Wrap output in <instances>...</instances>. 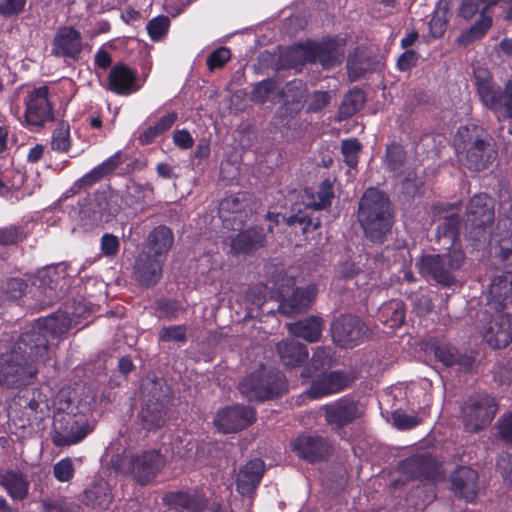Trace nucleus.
Instances as JSON below:
<instances>
[{
  "mask_svg": "<svg viewBox=\"0 0 512 512\" xmlns=\"http://www.w3.org/2000/svg\"><path fill=\"white\" fill-rule=\"evenodd\" d=\"M357 222L367 240L382 244L394 225V211L388 195L375 187L367 188L358 202Z\"/></svg>",
  "mask_w": 512,
  "mask_h": 512,
  "instance_id": "nucleus-1",
  "label": "nucleus"
},
{
  "mask_svg": "<svg viewBox=\"0 0 512 512\" xmlns=\"http://www.w3.org/2000/svg\"><path fill=\"white\" fill-rule=\"evenodd\" d=\"M489 295L498 314L485 327L483 339L493 349L505 348L512 342V315L503 313L507 305L512 303V271L493 278Z\"/></svg>",
  "mask_w": 512,
  "mask_h": 512,
  "instance_id": "nucleus-2",
  "label": "nucleus"
},
{
  "mask_svg": "<svg viewBox=\"0 0 512 512\" xmlns=\"http://www.w3.org/2000/svg\"><path fill=\"white\" fill-rule=\"evenodd\" d=\"M93 427L89 424L87 416L71 401L59 402L53 416L50 432L51 442L55 447H69L82 442Z\"/></svg>",
  "mask_w": 512,
  "mask_h": 512,
  "instance_id": "nucleus-3",
  "label": "nucleus"
},
{
  "mask_svg": "<svg viewBox=\"0 0 512 512\" xmlns=\"http://www.w3.org/2000/svg\"><path fill=\"white\" fill-rule=\"evenodd\" d=\"M72 319L68 313L56 311L46 317H40L35 320L32 327L21 333L18 337L19 349H32L40 359H49V338L66 334L71 328Z\"/></svg>",
  "mask_w": 512,
  "mask_h": 512,
  "instance_id": "nucleus-4",
  "label": "nucleus"
},
{
  "mask_svg": "<svg viewBox=\"0 0 512 512\" xmlns=\"http://www.w3.org/2000/svg\"><path fill=\"white\" fill-rule=\"evenodd\" d=\"M465 260L462 247H453L445 253L422 254L416 260L415 266L425 280L449 288L457 283L456 272L462 268Z\"/></svg>",
  "mask_w": 512,
  "mask_h": 512,
  "instance_id": "nucleus-5",
  "label": "nucleus"
},
{
  "mask_svg": "<svg viewBox=\"0 0 512 512\" xmlns=\"http://www.w3.org/2000/svg\"><path fill=\"white\" fill-rule=\"evenodd\" d=\"M164 461L158 450H147L141 453L123 451L113 455L109 467L123 476H131L140 486L150 484L160 472Z\"/></svg>",
  "mask_w": 512,
  "mask_h": 512,
  "instance_id": "nucleus-6",
  "label": "nucleus"
},
{
  "mask_svg": "<svg viewBox=\"0 0 512 512\" xmlns=\"http://www.w3.org/2000/svg\"><path fill=\"white\" fill-rule=\"evenodd\" d=\"M474 86L482 105L490 110L498 121L512 118V80L502 88L491 72L485 68L474 70Z\"/></svg>",
  "mask_w": 512,
  "mask_h": 512,
  "instance_id": "nucleus-7",
  "label": "nucleus"
},
{
  "mask_svg": "<svg viewBox=\"0 0 512 512\" xmlns=\"http://www.w3.org/2000/svg\"><path fill=\"white\" fill-rule=\"evenodd\" d=\"M477 132V126H461L455 136V147L460 163L474 172L486 169L497 156L492 144L480 138Z\"/></svg>",
  "mask_w": 512,
  "mask_h": 512,
  "instance_id": "nucleus-8",
  "label": "nucleus"
},
{
  "mask_svg": "<svg viewBox=\"0 0 512 512\" xmlns=\"http://www.w3.org/2000/svg\"><path fill=\"white\" fill-rule=\"evenodd\" d=\"M32 349L18 348V340L9 353L0 355V386L20 387L28 385L35 379L38 369L36 362H45Z\"/></svg>",
  "mask_w": 512,
  "mask_h": 512,
  "instance_id": "nucleus-9",
  "label": "nucleus"
},
{
  "mask_svg": "<svg viewBox=\"0 0 512 512\" xmlns=\"http://www.w3.org/2000/svg\"><path fill=\"white\" fill-rule=\"evenodd\" d=\"M238 390L250 402H264L285 393L287 381L280 371L262 366L245 376L239 382Z\"/></svg>",
  "mask_w": 512,
  "mask_h": 512,
  "instance_id": "nucleus-10",
  "label": "nucleus"
},
{
  "mask_svg": "<svg viewBox=\"0 0 512 512\" xmlns=\"http://www.w3.org/2000/svg\"><path fill=\"white\" fill-rule=\"evenodd\" d=\"M46 396L37 388L20 389L8 404V419L17 428L38 425L45 417Z\"/></svg>",
  "mask_w": 512,
  "mask_h": 512,
  "instance_id": "nucleus-11",
  "label": "nucleus"
},
{
  "mask_svg": "<svg viewBox=\"0 0 512 512\" xmlns=\"http://www.w3.org/2000/svg\"><path fill=\"white\" fill-rule=\"evenodd\" d=\"M142 409L138 415L143 429L156 430L166 423L171 402L170 388L162 379L151 381L146 387Z\"/></svg>",
  "mask_w": 512,
  "mask_h": 512,
  "instance_id": "nucleus-12",
  "label": "nucleus"
},
{
  "mask_svg": "<svg viewBox=\"0 0 512 512\" xmlns=\"http://www.w3.org/2000/svg\"><path fill=\"white\" fill-rule=\"evenodd\" d=\"M343 57L341 44L336 38L331 37L320 42L299 45L287 54V58L293 62L294 66L319 62L323 68H331L340 64Z\"/></svg>",
  "mask_w": 512,
  "mask_h": 512,
  "instance_id": "nucleus-13",
  "label": "nucleus"
},
{
  "mask_svg": "<svg viewBox=\"0 0 512 512\" xmlns=\"http://www.w3.org/2000/svg\"><path fill=\"white\" fill-rule=\"evenodd\" d=\"M499 409L495 397L487 393L471 395L462 406L463 424L467 431L477 432L491 424Z\"/></svg>",
  "mask_w": 512,
  "mask_h": 512,
  "instance_id": "nucleus-14",
  "label": "nucleus"
},
{
  "mask_svg": "<svg viewBox=\"0 0 512 512\" xmlns=\"http://www.w3.org/2000/svg\"><path fill=\"white\" fill-rule=\"evenodd\" d=\"M291 450L296 456L309 463L328 461L335 452L334 441L316 432H302L291 441Z\"/></svg>",
  "mask_w": 512,
  "mask_h": 512,
  "instance_id": "nucleus-15",
  "label": "nucleus"
},
{
  "mask_svg": "<svg viewBox=\"0 0 512 512\" xmlns=\"http://www.w3.org/2000/svg\"><path fill=\"white\" fill-rule=\"evenodd\" d=\"M323 416L326 424L336 433L361 419L364 407L352 395H344L323 405Z\"/></svg>",
  "mask_w": 512,
  "mask_h": 512,
  "instance_id": "nucleus-16",
  "label": "nucleus"
},
{
  "mask_svg": "<svg viewBox=\"0 0 512 512\" xmlns=\"http://www.w3.org/2000/svg\"><path fill=\"white\" fill-rule=\"evenodd\" d=\"M333 342L341 348H353L369 336V328L358 316L343 314L330 327Z\"/></svg>",
  "mask_w": 512,
  "mask_h": 512,
  "instance_id": "nucleus-17",
  "label": "nucleus"
},
{
  "mask_svg": "<svg viewBox=\"0 0 512 512\" xmlns=\"http://www.w3.org/2000/svg\"><path fill=\"white\" fill-rule=\"evenodd\" d=\"M495 220V200L486 193L475 194L466 208V227L475 231L474 239H479Z\"/></svg>",
  "mask_w": 512,
  "mask_h": 512,
  "instance_id": "nucleus-18",
  "label": "nucleus"
},
{
  "mask_svg": "<svg viewBox=\"0 0 512 512\" xmlns=\"http://www.w3.org/2000/svg\"><path fill=\"white\" fill-rule=\"evenodd\" d=\"M251 212L252 209L246 192L226 196L220 201L218 207V215L223 226L234 231L244 226Z\"/></svg>",
  "mask_w": 512,
  "mask_h": 512,
  "instance_id": "nucleus-19",
  "label": "nucleus"
},
{
  "mask_svg": "<svg viewBox=\"0 0 512 512\" xmlns=\"http://www.w3.org/2000/svg\"><path fill=\"white\" fill-rule=\"evenodd\" d=\"M256 421L253 407L235 404L223 407L216 412L214 424L223 433H236L251 426Z\"/></svg>",
  "mask_w": 512,
  "mask_h": 512,
  "instance_id": "nucleus-20",
  "label": "nucleus"
},
{
  "mask_svg": "<svg viewBox=\"0 0 512 512\" xmlns=\"http://www.w3.org/2000/svg\"><path fill=\"white\" fill-rule=\"evenodd\" d=\"M49 88L46 85L34 88L25 98V122L27 126L43 127L54 119L53 107L48 99Z\"/></svg>",
  "mask_w": 512,
  "mask_h": 512,
  "instance_id": "nucleus-21",
  "label": "nucleus"
},
{
  "mask_svg": "<svg viewBox=\"0 0 512 512\" xmlns=\"http://www.w3.org/2000/svg\"><path fill=\"white\" fill-rule=\"evenodd\" d=\"M398 470L409 480L434 481L439 476V464L429 453L405 458L398 464Z\"/></svg>",
  "mask_w": 512,
  "mask_h": 512,
  "instance_id": "nucleus-22",
  "label": "nucleus"
},
{
  "mask_svg": "<svg viewBox=\"0 0 512 512\" xmlns=\"http://www.w3.org/2000/svg\"><path fill=\"white\" fill-rule=\"evenodd\" d=\"M82 50L83 39L79 30L74 26H61L57 29L52 40V56L77 61Z\"/></svg>",
  "mask_w": 512,
  "mask_h": 512,
  "instance_id": "nucleus-23",
  "label": "nucleus"
},
{
  "mask_svg": "<svg viewBox=\"0 0 512 512\" xmlns=\"http://www.w3.org/2000/svg\"><path fill=\"white\" fill-rule=\"evenodd\" d=\"M352 381L351 375L344 370L325 371L312 381L307 394L311 399H320L345 390Z\"/></svg>",
  "mask_w": 512,
  "mask_h": 512,
  "instance_id": "nucleus-24",
  "label": "nucleus"
},
{
  "mask_svg": "<svg viewBox=\"0 0 512 512\" xmlns=\"http://www.w3.org/2000/svg\"><path fill=\"white\" fill-rule=\"evenodd\" d=\"M164 263L165 260L142 250L134 261L133 277L142 287H153L162 277Z\"/></svg>",
  "mask_w": 512,
  "mask_h": 512,
  "instance_id": "nucleus-25",
  "label": "nucleus"
},
{
  "mask_svg": "<svg viewBox=\"0 0 512 512\" xmlns=\"http://www.w3.org/2000/svg\"><path fill=\"white\" fill-rule=\"evenodd\" d=\"M163 503L169 508L186 512H203L207 509L209 500L202 489L189 488L167 492Z\"/></svg>",
  "mask_w": 512,
  "mask_h": 512,
  "instance_id": "nucleus-26",
  "label": "nucleus"
},
{
  "mask_svg": "<svg viewBox=\"0 0 512 512\" xmlns=\"http://www.w3.org/2000/svg\"><path fill=\"white\" fill-rule=\"evenodd\" d=\"M450 489L454 496L468 503L475 501L479 491V475L469 466L457 467L449 477Z\"/></svg>",
  "mask_w": 512,
  "mask_h": 512,
  "instance_id": "nucleus-27",
  "label": "nucleus"
},
{
  "mask_svg": "<svg viewBox=\"0 0 512 512\" xmlns=\"http://www.w3.org/2000/svg\"><path fill=\"white\" fill-rule=\"evenodd\" d=\"M231 238L230 249L233 255H251L266 245L267 233L262 226L238 229Z\"/></svg>",
  "mask_w": 512,
  "mask_h": 512,
  "instance_id": "nucleus-28",
  "label": "nucleus"
},
{
  "mask_svg": "<svg viewBox=\"0 0 512 512\" xmlns=\"http://www.w3.org/2000/svg\"><path fill=\"white\" fill-rule=\"evenodd\" d=\"M107 82L111 92L122 96L131 95L141 88L137 72L122 62L111 68Z\"/></svg>",
  "mask_w": 512,
  "mask_h": 512,
  "instance_id": "nucleus-29",
  "label": "nucleus"
},
{
  "mask_svg": "<svg viewBox=\"0 0 512 512\" xmlns=\"http://www.w3.org/2000/svg\"><path fill=\"white\" fill-rule=\"evenodd\" d=\"M122 163L123 154L121 151H117L75 181L71 189L74 193H78L84 188L92 187L106 176L112 174Z\"/></svg>",
  "mask_w": 512,
  "mask_h": 512,
  "instance_id": "nucleus-30",
  "label": "nucleus"
},
{
  "mask_svg": "<svg viewBox=\"0 0 512 512\" xmlns=\"http://www.w3.org/2000/svg\"><path fill=\"white\" fill-rule=\"evenodd\" d=\"M0 486L13 501H24L29 495L28 476L18 469H1Z\"/></svg>",
  "mask_w": 512,
  "mask_h": 512,
  "instance_id": "nucleus-31",
  "label": "nucleus"
},
{
  "mask_svg": "<svg viewBox=\"0 0 512 512\" xmlns=\"http://www.w3.org/2000/svg\"><path fill=\"white\" fill-rule=\"evenodd\" d=\"M317 294L315 285L304 288L296 287L287 299H282L278 304V310L285 315L293 316L307 310L313 303Z\"/></svg>",
  "mask_w": 512,
  "mask_h": 512,
  "instance_id": "nucleus-32",
  "label": "nucleus"
},
{
  "mask_svg": "<svg viewBox=\"0 0 512 512\" xmlns=\"http://www.w3.org/2000/svg\"><path fill=\"white\" fill-rule=\"evenodd\" d=\"M265 473L264 461L254 458L248 461L239 471L237 477V490L241 495H249L259 486Z\"/></svg>",
  "mask_w": 512,
  "mask_h": 512,
  "instance_id": "nucleus-33",
  "label": "nucleus"
},
{
  "mask_svg": "<svg viewBox=\"0 0 512 512\" xmlns=\"http://www.w3.org/2000/svg\"><path fill=\"white\" fill-rule=\"evenodd\" d=\"M173 243L174 234L171 228L166 225H158L148 234L142 250L166 261Z\"/></svg>",
  "mask_w": 512,
  "mask_h": 512,
  "instance_id": "nucleus-34",
  "label": "nucleus"
},
{
  "mask_svg": "<svg viewBox=\"0 0 512 512\" xmlns=\"http://www.w3.org/2000/svg\"><path fill=\"white\" fill-rule=\"evenodd\" d=\"M493 247L495 256L508 267H512V218H501L497 222Z\"/></svg>",
  "mask_w": 512,
  "mask_h": 512,
  "instance_id": "nucleus-35",
  "label": "nucleus"
},
{
  "mask_svg": "<svg viewBox=\"0 0 512 512\" xmlns=\"http://www.w3.org/2000/svg\"><path fill=\"white\" fill-rule=\"evenodd\" d=\"M432 351L435 359L446 367L458 365L470 369L475 361L473 356L459 352L455 346L447 342L434 343Z\"/></svg>",
  "mask_w": 512,
  "mask_h": 512,
  "instance_id": "nucleus-36",
  "label": "nucleus"
},
{
  "mask_svg": "<svg viewBox=\"0 0 512 512\" xmlns=\"http://www.w3.org/2000/svg\"><path fill=\"white\" fill-rule=\"evenodd\" d=\"M53 275H57L56 272L46 270L40 273L35 279L34 285L39 291V308L43 309L47 306L52 305L54 302L62 298L63 292L58 289V281L53 278Z\"/></svg>",
  "mask_w": 512,
  "mask_h": 512,
  "instance_id": "nucleus-37",
  "label": "nucleus"
},
{
  "mask_svg": "<svg viewBox=\"0 0 512 512\" xmlns=\"http://www.w3.org/2000/svg\"><path fill=\"white\" fill-rule=\"evenodd\" d=\"M288 332L309 343L318 342L322 337L324 320L320 316H309L294 323L287 324Z\"/></svg>",
  "mask_w": 512,
  "mask_h": 512,
  "instance_id": "nucleus-38",
  "label": "nucleus"
},
{
  "mask_svg": "<svg viewBox=\"0 0 512 512\" xmlns=\"http://www.w3.org/2000/svg\"><path fill=\"white\" fill-rule=\"evenodd\" d=\"M278 355L286 367H298L308 358L307 346L293 339H286L276 346Z\"/></svg>",
  "mask_w": 512,
  "mask_h": 512,
  "instance_id": "nucleus-39",
  "label": "nucleus"
},
{
  "mask_svg": "<svg viewBox=\"0 0 512 512\" xmlns=\"http://www.w3.org/2000/svg\"><path fill=\"white\" fill-rule=\"evenodd\" d=\"M486 5L480 10L479 19L468 29L462 31L457 38V44L468 46L477 40L483 39L493 25L492 16L487 13Z\"/></svg>",
  "mask_w": 512,
  "mask_h": 512,
  "instance_id": "nucleus-40",
  "label": "nucleus"
},
{
  "mask_svg": "<svg viewBox=\"0 0 512 512\" xmlns=\"http://www.w3.org/2000/svg\"><path fill=\"white\" fill-rule=\"evenodd\" d=\"M486 5L480 10L479 19L468 29L462 31L457 38V44L468 46L477 40L483 39L493 25L492 16L487 13Z\"/></svg>",
  "mask_w": 512,
  "mask_h": 512,
  "instance_id": "nucleus-41",
  "label": "nucleus"
},
{
  "mask_svg": "<svg viewBox=\"0 0 512 512\" xmlns=\"http://www.w3.org/2000/svg\"><path fill=\"white\" fill-rule=\"evenodd\" d=\"M461 225L462 219L459 214H451L444 217L442 222L437 227L436 236L438 241H446L444 244H448L447 249H451L453 247H461Z\"/></svg>",
  "mask_w": 512,
  "mask_h": 512,
  "instance_id": "nucleus-42",
  "label": "nucleus"
},
{
  "mask_svg": "<svg viewBox=\"0 0 512 512\" xmlns=\"http://www.w3.org/2000/svg\"><path fill=\"white\" fill-rule=\"evenodd\" d=\"M407 161V152L404 146L396 141L387 144L383 165L385 170L395 177L402 175Z\"/></svg>",
  "mask_w": 512,
  "mask_h": 512,
  "instance_id": "nucleus-43",
  "label": "nucleus"
},
{
  "mask_svg": "<svg viewBox=\"0 0 512 512\" xmlns=\"http://www.w3.org/2000/svg\"><path fill=\"white\" fill-rule=\"evenodd\" d=\"M267 282L269 285V299H274L279 303L282 299H287L296 288L295 277L287 275L283 269L277 271Z\"/></svg>",
  "mask_w": 512,
  "mask_h": 512,
  "instance_id": "nucleus-44",
  "label": "nucleus"
},
{
  "mask_svg": "<svg viewBox=\"0 0 512 512\" xmlns=\"http://www.w3.org/2000/svg\"><path fill=\"white\" fill-rule=\"evenodd\" d=\"M334 351L331 347H317L312 354L308 366L302 372L303 377H313L331 368L334 364Z\"/></svg>",
  "mask_w": 512,
  "mask_h": 512,
  "instance_id": "nucleus-45",
  "label": "nucleus"
},
{
  "mask_svg": "<svg viewBox=\"0 0 512 512\" xmlns=\"http://www.w3.org/2000/svg\"><path fill=\"white\" fill-rule=\"evenodd\" d=\"M86 504L94 508L108 509L113 495L107 483H97L85 490Z\"/></svg>",
  "mask_w": 512,
  "mask_h": 512,
  "instance_id": "nucleus-46",
  "label": "nucleus"
},
{
  "mask_svg": "<svg viewBox=\"0 0 512 512\" xmlns=\"http://www.w3.org/2000/svg\"><path fill=\"white\" fill-rule=\"evenodd\" d=\"M366 102V94L360 88L349 90L339 107V113L343 118H350L359 112Z\"/></svg>",
  "mask_w": 512,
  "mask_h": 512,
  "instance_id": "nucleus-47",
  "label": "nucleus"
},
{
  "mask_svg": "<svg viewBox=\"0 0 512 512\" xmlns=\"http://www.w3.org/2000/svg\"><path fill=\"white\" fill-rule=\"evenodd\" d=\"M380 316L383 322L390 328L395 329L402 326L405 321L404 304L400 300H392L380 308Z\"/></svg>",
  "mask_w": 512,
  "mask_h": 512,
  "instance_id": "nucleus-48",
  "label": "nucleus"
},
{
  "mask_svg": "<svg viewBox=\"0 0 512 512\" xmlns=\"http://www.w3.org/2000/svg\"><path fill=\"white\" fill-rule=\"evenodd\" d=\"M334 197L333 185L329 179L323 180L317 190L310 195L307 206L314 210H322L331 205Z\"/></svg>",
  "mask_w": 512,
  "mask_h": 512,
  "instance_id": "nucleus-49",
  "label": "nucleus"
},
{
  "mask_svg": "<svg viewBox=\"0 0 512 512\" xmlns=\"http://www.w3.org/2000/svg\"><path fill=\"white\" fill-rule=\"evenodd\" d=\"M50 147L58 153H67L71 148L70 125L61 121L53 130Z\"/></svg>",
  "mask_w": 512,
  "mask_h": 512,
  "instance_id": "nucleus-50",
  "label": "nucleus"
},
{
  "mask_svg": "<svg viewBox=\"0 0 512 512\" xmlns=\"http://www.w3.org/2000/svg\"><path fill=\"white\" fill-rule=\"evenodd\" d=\"M151 192L152 188H150L149 184H142L131 180L126 186L125 198L129 201L130 205L142 204L146 202Z\"/></svg>",
  "mask_w": 512,
  "mask_h": 512,
  "instance_id": "nucleus-51",
  "label": "nucleus"
},
{
  "mask_svg": "<svg viewBox=\"0 0 512 512\" xmlns=\"http://www.w3.org/2000/svg\"><path fill=\"white\" fill-rule=\"evenodd\" d=\"M282 218L286 221L288 226L299 225L301 227L302 233H307L310 230H316L320 227V220L317 218L314 220L305 212L299 210L295 214H291L288 217L282 216Z\"/></svg>",
  "mask_w": 512,
  "mask_h": 512,
  "instance_id": "nucleus-52",
  "label": "nucleus"
},
{
  "mask_svg": "<svg viewBox=\"0 0 512 512\" xmlns=\"http://www.w3.org/2000/svg\"><path fill=\"white\" fill-rule=\"evenodd\" d=\"M169 27V18L167 16L160 15L149 20L146 29L150 39L154 42H157L167 35Z\"/></svg>",
  "mask_w": 512,
  "mask_h": 512,
  "instance_id": "nucleus-53",
  "label": "nucleus"
},
{
  "mask_svg": "<svg viewBox=\"0 0 512 512\" xmlns=\"http://www.w3.org/2000/svg\"><path fill=\"white\" fill-rule=\"evenodd\" d=\"M362 145L356 138H350L342 141L341 153L344 156L345 164L350 168H356L358 165V154Z\"/></svg>",
  "mask_w": 512,
  "mask_h": 512,
  "instance_id": "nucleus-54",
  "label": "nucleus"
},
{
  "mask_svg": "<svg viewBox=\"0 0 512 512\" xmlns=\"http://www.w3.org/2000/svg\"><path fill=\"white\" fill-rule=\"evenodd\" d=\"M160 342H177L185 344L187 342L186 325L164 326L159 332Z\"/></svg>",
  "mask_w": 512,
  "mask_h": 512,
  "instance_id": "nucleus-55",
  "label": "nucleus"
},
{
  "mask_svg": "<svg viewBox=\"0 0 512 512\" xmlns=\"http://www.w3.org/2000/svg\"><path fill=\"white\" fill-rule=\"evenodd\" d=\"M27 237V232L23 226L10 225L0 228V244L15 245Z\"/></svg>",
  "mask_w": 512,
  "mask_h": 512,
  "instance_id": "nucleus-56",
  "label": "nucleus"
},
{
  "mask_svg": "<svg viewBox=\"0 0 512 512\" xmlns=\"http://www.w3.org/2000/svg\"><path fill=\"white\" fill-rule=\"evenodd\" d=\"M28 285L27 282L19 277L7 279L1 286L7 299L17 300L20 299L26 292Z\"/></svg>",
  "mask_w": 512,
  "mask_h": 512,
  "instance_id": "nucleus-57",
  "label": "nucleus"
},
{
  "mask_svg": "<svg viewBox=\"0 0 512 512\" xmlns=\"http://www.w3.org/2000/svg\"><path fill=\"white\" fill-rule=\"evenodd\" d=\"M275 89L276 82L273 79L262 80L254 85L251 92V100L257 103H265Z\"/></svg>",
  "mask_w": 512,
  "mask_h": 512,
  "instance_id": "nucleus-58",
  "label": "nucleus"
},
{
  "mask_svg": "<svg viewBox=\"0 0 512 512\" xmlns=\"http://www.w3.org/2000/svg\"><path fill=\"white\" fill-rule=\"evenodd\" d=\"M231 59V51L228 47L221 46L213 50L206 59V65L210 71L223 68Z\"/></svg>",
  "mask_w": 512,
  "mask_h": 512,
  "instance_id": "nucleus-59",
  "label": "nucleus"
},
{
  "mask_svg": "<svg viewBox=\"0 0 512 512\" xmlns=\"http://www.w3.org/2000/svg\"><path fill=\"white\" fill-rule=\"evenodd\" d=\"M100 251L104 257L113 259L120 251V240L112 233H104L100 239Z\"/></svg>",
  "mask_w": 512,
  "mask_h": 512,
  "instance_id": "nucleus-60",
  "label": "nucleus"
},
{
  "mask_svg": "<svg viewBox=\"0 0 512 512\" xmlns=\"http://www.w3.org/2000/svg\"><path fill=\"white\" fill-rule=\"evenodd\" d=\"M75 474V469L71 458L65 457L59 460L53 466V475L59 482L70 481Z\"/></svg>",
  "mask_w": 512,
  "mask_h": 512,
  "instance_id": "nucleus-61",
  "label": "nucleus"
},
{
  "mask_svg": "<svg viewBox=\"0 0 512 512\" xmlns=\"http://www.w3.org/2000/svg\"><path fill=\"white\" fill-rule=\"evenodd\" d=\"M157 310L160 318L173 320L178 317L179 312L182 310V306L178 300L162 299L157 302Z\"/></svg>",
  "mask_w": 512,
  "mask_h": 512,
  "instance_id": "nucleus-62",
  "label": "nucleus"
},
{
  "mask_svg": "<svg viewBox=\"0 0 512 512\" xmlns=\"http://www.w3.org/2000/svg\"><path fill=\"white\" fill-rule=\"evenodd\" d=\"M306 92V84L301 80L294 79L286 84L284 94L288 101L300 103L305 98Z\"/></svg>",
  "mask_w": 512,
  "mask_h": 512,
  "instance_id": "nucleus-63",
  "label": "nucleus"
},
{
  "mask_svg": "<svg viewBox=\"0 0 512 512\" xmlns=\"http://www.w3.org/2000/svg\"><path fill=\"white\" fill-rule=\"evenodd\" d=\"M419 60V54L412 50L407 49L402 54L399 55L396 61V68L400 72L410 71L413 67H415Z\"/></svg>",
  "mask_w": 512,
  "mask_h": 512,
  "instance_id": "nucleus-64",
  "label": "nucleus"
}]
</instances>
